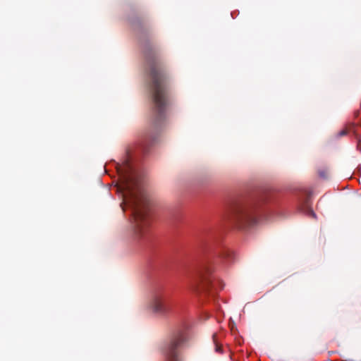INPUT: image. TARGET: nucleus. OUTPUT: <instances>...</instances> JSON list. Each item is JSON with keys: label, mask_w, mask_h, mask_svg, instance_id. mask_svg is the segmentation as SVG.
<instances>
[{"label": "nucleus", "mask_w": 361, "mask_h": 361, "mask_svg": "<svg viewBox=\"0 0 361 361\" xmlns=\"http://www.w3.org/2000/svg\"><path fill=\"white\" fill-rule=\"evenodd\" d=\"M153 139L144 138L135 149L128 151L127 157L120 164L114 162L118 175L115 185L116 192L122 198L121 207L123 212H129V219L135 237L140 241L147 242L152 238V217L149 201L142 189L140 178L134 162L149 152Z\"/></svg>", "instance_id": "f257e3e1"}, {"label": "nucleus", "mask_w": 361, "mask_h": 361, "mask_svg": "<svg viewBox=\"0 0 361 361\" xmlns=\"http://www.w3.org/2000/svg\"><path fill=\"white\" fill-rule=\"evenodd\" d=\"M262 200H251L232 207L228 215V222L234 227L244 229L257 224L264 212Z\"/></svg>", "instance_id": "20e7f679"}, {"label": "nucleus", "mask_w": 361, "mask_h": 361, "mask_svg": "<svg viewBox=\"0 0 361 361\" xmlns=\"http://www.w3.org/2000/svg\"><path fill=\"white\" fill-rule=\"evenodd\" d=\"M190 324L183 321L172 331L164 348L165 361H180L178 349L189 339Z\"/></svg>", "instance_id": "39448f33"}, {"label": "nucleus", "mask_w": 361, "mask_h": 361, "mask_svg": "<svg viewBox=\"0 0 361 361\" xmlns=\"http://www.w3.org/2000/svg\"><path fill=\"white\" fill-rule=\"evenodd\" d=\"M212 271L208 259L198 262L189 271L188 279L197 293L214 297L218 290L224 288L222 281L216 279Z\"/></svg>", "instance_id": "7ed1b4c3"}, {"label": "nucleus", "mask_w": 361, "mask_h": 361, "mask_svg": "<svg viewBox=\"0 0 361 361\" xmlns=\"http://www.w3.org/2000/svg\"><path fill=\"white\" fill-rule=\"evenodd\" d=\"M231 15L232 18H234V17H233V12L231 13Z\"/></svg>", "instance_id": "f8f14e48"}, {"label": "nucleus", "mask_w": 361, "mask_h": 361, "mask_svg": "<svg viewBox=\"0 0 361 361\" xmlns=\"http://www.w3.org/2000/svg\"><path fill=\"white\" fill-rule=\"evenodd\" d=\"M310 197V190L307 189L300 190L296 196L295 207L298 212L312 218H316V214L312 209Z\"/></svg>", "instance_id": "0eeeda50"}, {"label": "nucleus", "mask_w": 361, "mask_h": 361, "mask_svg": "<svg viewBox=\"0 0 361 361\" xmlns=\"http://www.w3.org/2000/svg\"><path fill=\"white\" fill-rule=\"evenodd\" d=\"M347 133H348V130L346 129H343L339 132L338 135L343 136V135H346Z\"/></svg>", "instance_id": "9d476101"}, {"label": "nucleus", "mask_w": 361, "mask_h": 361, "mask_svg": "<svg viewBox=\"0 0 361 361\" xmlns=\"http://www.w3.org/2000/svg\"><path fill=\"white\" fill-rule=\"evenodd\" d=\"M218 258L223 263H229L234 259V253L228 248L224 247L219 252Z\"/></svg>", "instance_id": "6e6552de"}, {"label": "nucleus", "mask_w": 361, "mask_h": 361, "mask_svg": "<svg viewBox=\"0 0 361 361\" xmlns=\"http://www.w3.org/2000/svg\"><path fill=\"white\" fill-rule=\"evenodd\" d=\"M145 59L146 71L149 80V87L153 104V123L155 128H159L166 118L168 97L165 76L153 54H147Z\"/></svg>", "instance_id": "f03ea898"}, {"label": "nucleus", "mask_w": 361, "mask_h": 361, "mask_svg": "<svg viewBox=\"0 0 361 361\" xmlns=\"http://www.w3.org/2000/svg\"><path fill=\"white\" fill-rule=\"evenodd\" d=\"M357 149L361 153V140L360 139L357 140Z\"/></svg>", "instance_id": "9b49d317"}, {"label": "nucleus", "mask_w": 361, "mask_h": 361, "mask_svg": "<svg viewBox=\"0 0 361 361\" xmlns=\"http://www.w3.org/2000/svg\"><path fill=\"white\" fill-rule=\"evenodd\" d=\"M147 306L158 316H166L172 310V304L162 286H157L152 290Z\"/></svg>", "instance_id": "423d86ee"}, {"label": "nucleus", "mask_w": 361, "mask_h": 361, "mask_svg": "<svg viewBox=\"0 0 361 361\" xmlns=\"http://www.w3.org/2000/svg\"><path fill=\"white\" fill-rule=\"evenodd\" d=\"M223 336L222 333L219 334H214L212 338L215 345V351L219 354H222L224 353V350L221 343V338Z\"/></svg>", "instance_id": "1a4fd4ad"}]
</instances>
